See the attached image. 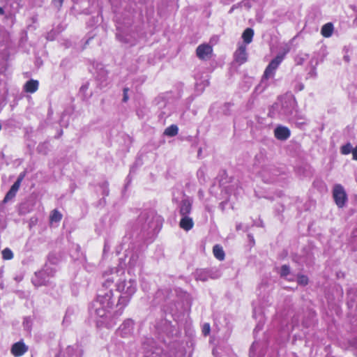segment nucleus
I'll return each mask as SVG.
<instances>
[{
    "label": "nucleus",
    "mask_w": 357,
    "mask_h": 357,
    "mask_svg": "<svg viewBox=\"0 0 357 357\" xmlns=\"http://www.w3.org/2000/svg\"><path fill=\"white\" fill-rule=\"evenodd\" d=\"M103 277V287L107 289L114 283L116 290L120 293L116 304L112 289L101 291L93 303L97 326L109 328L114 327L123 314L137 290V282L136 275L126 273L121 266L111 268Z\"/></svg>",
    "instance_id": "obj_1"
},
{
    "label": "nucleus",
    "mask_w": 357,
    "mask_h": 357,
    "mask_svg": "<svg viewBox=\"0 0 357 357\" xmlns=\"http://www.w3.org/2000/svg\"><path fill=\"white\" fill-rule=\"evenodd\" d=\"M271 51L275 56L266 66L259 84L255 87L257 93H261L269 86V79L275 77L276 70L289 52V48L288 46H272Z\"/></svg>",
    "instance_id": "obj_2"
},
{
    "label": "nucleus",
    "mask_w": 357,
    "mask_h": 357,
    "mask_svg": "<svg viewBox=\"0 0 357 357\" xmlns=\"http://www.w3.org/2000/svg\"><path fill=\"white\" fill-rule=\"evenodd\" d=\"M163 221L162 217L154 211H144L139 216L135 230L139 231L144 238H151L159 232Z\"/></svg>",
    "instance_id": "obj_3"
},
{
    "label": "nucleus",
    "mask_w": 357,
    "mask_h": 357,
    "mask_svg": "<svg viewBox=\"0 0 357 357\" xmlns=\"http://www.w3.org/2000/svg\"><path fill=\"white\" fill-rule=\"evenodd\" d=\"M125 252L124 259H121L118 267L126 266V273L136 275V273L142 271L143 267L142 248L139 243H130Z\"/></svg>",
    "instance_id": "obj_4"
},
{
    "label": "nucleus",
    "mask_w": 357,
    "mask_h": 357,
    "mask_svg": "<svg viewBox=\"0 0 357 357\" xmlns=\"http://www.w3.org/2000/svg\"><path fill=\"white\" fill-rule=\"evenodd\" d=\"M296 99L291 94L280 96L273 106V109L276 110L278 115L283 119L291 117L296 111Z\"/></svg>",
    "instance_id": "obj_5"
},
{
    "label": "nucleus",
    "mask_w": 357,
    "mask_h": 357,
    "mask_svg": "<svg viewBox=\"0 0 357 357\" xmlns=\"http://www.w3.org/2000/svg\"><path fill=\"white\" fill-rule=\"evenodd\" d=\"M55 273L56 269L54 267L46 264L42 270L35 273L31 282L35 287L47 285Z\"/></svg>",
    "instance_id": "obj_6"
},
{
    "label": "nucleus",
    "mask_w": 357,
    "mask_h": 357,
    "mask_svg": "<svg viewBox=\"0 0 357 357\" xmlns=\"http://www.w3.org/2000/svg\"><path fill=\"white\" fill-rule=\"evenodd\" d=\"M144 357H171L167 354L163 353L162 349L155 346L153 339L149 338L143 343Z\"/></svg>",
    "instance_id": "obj_7"
},
{
    "label": "nucleus",
    "mask_w": 357,
    "mask_h": 357,
    "mask_svg": "<svg viewBox=\"0 0 357 357\" xmlns=\"http://www.w3.org/2000/svg\"><path fill=\"white\" fill-rule=\"evenodd\" d=\"M220 276L219 271L216 268L210 269H197L195 273L196 280L202 282L207 281L208 279H217Z\"/></svg>",
    "instance_id": "obj_8"
},
{
    "label": "nucleus",
    "mask_w": 357,
    "mask_h": 357,
    "mask_svg": "<svg viewBox=\"0 0 357 357\" xmlns=\"http://www.w3.org/2000/svg\"><path fill=\"white\" fill-rule=\"evenodd\" d=\"M333 197L339 208H342L347 201V195L341 184H335L333 186Z\"/></svg>",
    "instance_id": "obj_9"
},
{
    "label": "nucleus",
    "mask_w": 357,
    "mask_h": 357,
    "mask_svg": "<svg viewBox=\"0 0 357 357\" xmlns=\"http://www.w3.org/2000/svg\"><path fill=\"white\" fill-rule=\"evenodd\" d=\"M134 321L131 319L124 320L117 330L118 335L122 337L131 336L134 331Z\"/></svg>",
    "instance_id": "obj_10"
},
{
    "label": "nucleus",
    "mask_w": 357,
    "mask_h": 357,
    "mask_svg": "<svg viewBox=\"0 0 357 357\" xmlns=\"http://www.w3.org/2000/svg\"><path fill=\"white\" fill-rule=\"evenodd\" d=\"M192 199L188 197H185L181 200L178 208L181 216L189 215L192 211Z\"/></svg>",
    "instance_id": "obj_11"
},
{
    "label": "nucleus",
    "mask_w": 357,
    "mask_h": 357,
    "mask_svg": "<svg viewBox=\"0 0 357 357\" xmlns=\"http://www.w3.org/2000/svg\"><path fill=\"white\" fill-rule=\"evenodd\" d=\"M28 351V347L23 341H19L11 347L10 352L15 357H20Z\"/></svg>",
    "instance_id": "obj_12"
},
{
    "label": "nucleus",
    "mask_w": 357,
    "mask_h": 357,
    "mask_svg": "<svg viewBox=\"0 0 357 357\" xmlns=\"http://www.w3.org/2000/svg\"><path fill=\"white\" fill-rule=\"evenodd\" d=\"M291 135L290 130L284 126H278L274 130V135L280 141L287 140Z\"/></svg>",
    "instance_id": "obj_13"
},
{
    "label": "nucleus",
    "mask_w": 357,
    "mask_h": 357,
    "mask_svg": "<svg viewBox=\"0 0 357 357\" xmlns=\"http://www.w3.org/2000/svg\"><path fill=\"white\" fill-rule=\"evenodd\" d=\"M213 46H198L196 52L197 56L202 60H208L213 55Z\"/></svg>",
    "instance_id": "obj_14"
},
{
    "label": "nucleus",
    "mask_w": 357,
    "mask_h": 357,
    "mask_svg": "<svg viewBox=\"0 0 357 357\" xmlns=\"http://www.w3.org/2000/svg\"><path fill=\"white\" fill-rule=\"evenodd\" d=\"M234 60L239 65H241L247 61L248 53L245 46H239V47L234 52Z\"/></svg>",
    "instance_id": "obj_15"
},
{
    "label": "nucleus",
    "mask_w": 357,
    "mask_h": 357,
    "mask_svg": "<svg viewBox=\"0 0 357 357\" xmlns=\"http://www.w3.org/2000/svg\"><path fill=\"white\" fill-rule=\"evenodd\" d=\"M66 353L68 357H82L83 354V351L80 345L75 344L73 346H68L66 348ZM56 357H59V356H57Z\"/></svg>",
    "instance_id": "obj_16"
},
{
    "label": "nucleus",
    "mask_w": 357,
    "mask_h": 357,
    "mask_svg": "<svg viewBox=\"0 0 357 357\" xmlns=\"http://www.w3.org/2000/svg\"><path fill=\"white\" fill-rule=\"evenodd\" d=\"M220 187L222 188V190L225 192L226 194L228 195H236L238 192V183L237 181H232L231 184L226 185L225 183L221 181L220 182Z\"/></svg>",
    "instance_id": "obj_17"
},
{
    "label": "nucleus",
    "mask_w": 357,
    "mask_h": 357,
    "mask_svg": "<svg viewBox=\"0 0 357 357\" xmlns=\"http://www.w3.org/2000/svg\"><path fill=\"white\" fill-rule=\"evenodd\" d=\"M181 228L185 231L190 230L194 226V222L191 217L189 215H183L179 222Z\"/></svg>",
    "instance_id": "obj_18"
},
{
    "label": "nucleus",
    "mask_w": 357,
    "mask_h": 357,
    "mask_svg": "<svg viewBox=\"0 0 357 357\" xmlns=\"http://www.w3.org/2000/svg\"><path fill=\"white\" fill-rule=\"evenodd\" d=\"M39 86V82L35 79H30L27 81L24 85V91L26 93H35Z\"/></svg>",
    "instance_id": "obj_19"
},
{
    "label": "nucleus",
    "mask_w": 357,
    "mask_h": 357,
    "mask_svg": "<svg viewBox=\"0 0 357 357\" xmlns=\"http://www.w3.org/2000/svg\"><path fill=\"white\" fill-rule=\"evenodd\" d=\"M280 275L282 278L289 281L294 280V276L291 274L290 267L288 265H282L280 268Z\"/></svg>",
    "instance_id": "obj_20"
},
{
    "label": "nucleus",
    "mask_w": 357,
    "mask_h": 357,
    "mask_svg": "<svg viewBox=\"0 0 357 357\" xmlns=\"http://www.w3.org/2000/svg\"><path fill=\"white\" fill-rule=\"evenodd\" d=\"M333 24L331 22L325 24L321 29V35L325 38H329L333 33Z\"/></svg>",
    "instance_id": "obj_21"
},
{
    "label": "nucleus",
    "mask_w": 357,
    "mask_h": 357,
    "mask_svg": "<svg viewBox=\"0 0 357 357\" xmlns=\"http://www.w3.org/2000/svg\"><path fill=\"white\" fill-rule=\"evenodd\" d=\"M253 36L254 31L251 28H247L242 34L243 42L246 44H249L252 42Z\"/></svg>",
    "instance_id": "obj_22"
},
{
    "label": "nucleus",
    "mask_w": 357,
    "mask_h": 357,
    "mask_svg": "<svg viewBox=\"0 0 357 357\" xmlns=\"http://www.w3.org/2000/svg\"><path fill=\"white\" fill-rule=\"evenodd\" d=\"M213 252L216 259L222 261L225 259V252L222 246L215 245L213 246Z\"/></svg>",
    "instance_id": "obj_23"
},
{
    "label": "nucleus",
    "mask_w": 357,
    "mask_h": 357,
    "mask_svg": "<svg viewBox=\"0 0 357 357\" xmlns=\"http://www.w3.org/2000/svg\"><path fill=\"white\" fill-rule=\"evenodd\" d=\"M96 73L97 78L99 79L104 80L107 75V71L105 69V67L102 63L96 65Z\"/></svg>",
    "instance_id": "obj_24"
},
{
    "label": "nucleus",
    "mask_w": 357,
    "mask_h": 357,
    "mask_svg": "<svg viewBox=\"0 0 357 357\" xmlns=\"http://www.w3.org/2000/svg\"><path fill=\"white\" fill-rule=\"evenodd\" d=\"M209 84V82L208 79H204L199 82L197 80L195 83V91L197 93V95L202 93L206 86Z\"/></svg>",
    "instance_id": "obj_25"
},
{
    "label": "nucleus",
    "mask_w": 357,
    "mask_h": 357,
    "mask_svg": "<svg viewBox=\"0 0 357 357\" xmlns=\"http://www.w3.org/2000/svg\"><path fill=\"white\" fill-rule=\"evenodd\" d=\"M178 126L176 125H171L165 130L164 135L167 137H174L178 134Z\"/></svg>",
    "instance_id": "obj_26"
},
{
    "label": "nucleus",
    "mask_w": 357,
    "mask_h": 357,
    "mask_svg": "<svg viewBox=\"0 0 357 357\" xmlns=\"http://www.w3.org/2000/svg\"><path fill=\"white\" fill-rule=\"evenodd\" d=\"M62 219V214L56 209H54L52 211L50 215V223L54 222H59Z\"/></svg>",
    "instance_id": "obj_27"
},
{
    "label": "nucleus",
    "mask_w": 357,
    "mask_h": 357,
    "mask_svg": "<svg viewBox=\"0 0 357 357\" xmlns=\"http://www.w3.org/2000/svg\"><path fill=\"white\" fill-rule=\"evenodd\" d=\"M344 60L346 62H349L350 61V56H351L354 53L353 46H345L344 50Z\"/></svg>",
    "instance_id": "obj_28"
},
{
    "label": "nucleus",
    "mask_w": 357,
    "mask_h": 357,
    "mask_svg": "<svg viewBox=\"0 0 357 357\" xmlns=\"http://www.w3.org/2000/svg\"><path fill=\"white\" fill-rule=\"evenodd\" d=\"M206 171V169L205 167H202L197 170V178L200 183H204L206 181V177H205Z\"/></svg>",
    "instance_id": "obj_29"
},
{
    "label": "nucleus",
    "mask_w": 357,
    "mask_h": 357,
    "mask_svg": "<svg viewBox=\"0 0 357 357\" xmlns=\"http://www.w3.org/2000/svg\"><path fill=\"white\" fill-rule=\"evenodd\" d=\"M294 91H300L304 89V84L301 82V78L296 79L291 84Z\"/></svg>",
    "instance_id": "obj_30"
},
{
    "label": "nucleus",
    "mask_w": 357,
    "mask_h": 357,
    "mask_svg": "<svg viewBox=\"0 0 357 357\" xmlns=\"http://www.w3.org/2000/svg\"><path fill=\"white\" fill-rule=\"evenodd\" d=\"M270 170L269 167H264L261 172H259L260 176L262 178L263 181L265 183H271L273 181V178L271 176L266 177V173L267 171Z\"/></svg>",
    "instance_id": "obj_31"
},
{
    "label": "nucleus",
    "mask_w": 357,
    "mask_h": 357,
    "mask_svg": "<svg viewBox=\"0 0 357 357\" xmlns=\"http://www.w3.org/2000/svg\"><path fill=\"white\" fill-rule=\"evenodd\" d=\"M354 149L352 145L350 143H347L343 145L340 149V152L343 155H348L350 153H352Z\"/></svg>",
    "instance_id": "obj_32"
},
{
    "label": "nucleus",
    "mask_w": 357,
    "mask_h": 357,
    "mask_svg": "<svg viewBox=\"0 0 357 357\" xmlns=\"http://www.w3.org/2000/svg\"><path fill=\"white\" fill-rule=\"evenodd\" d=\"M2 257L5 260L12 259L13 258V253L12 250L8 248H5L2 251Z\"/></svg>",
    "instance_id": "obj_33"
},
{
    "label": "nucleus",
    "mask_w": 357,
    "mask_h": 357,
    "mask_svg": "<svg viewBox=\"0 0 357 357\" xmlns=\"http://www.w3.org/2000/svg\"><path fill=\"white\" fill-rule=\"evenodd\" d=\"M100 188L102 190V195L104 197L108 196L109 193V183L107 181H105L100 185Z\"/></svg>",
    "instance_id": "obj_34"
},
{
    "label": "nucleus",
    "mask_w": 357,
    "mask_h": 357,
    "mask_svg": "<svg viewBox=\"0 0 357 357\" xmlns=\"http://www.w3.org/2000/svg\"><path fill=\"white\" fill-rule=\"evenodd\" d=\"M297 282L301 285H306L308 283V278L306 275H299L297 278Z\"/></svg>",
    "instance_id": "obj_35"
},
{
    "label": "nucleus",
    "mask_w": 357,
    "mask_h": 357,
    "mask_svg": "<svg viewBox=\"0 0 357 357\" xmlns=\"http://www.w3.org/2000/svg\"><path fill=\"white\" fill-rule=\"evenodd\" d=\"M308 54H303L302 56L297 55L295 58V62L298 65H301L307 59Z\"/></svg>",
    "instance_id": "obj_36"
},
{
    "label": "nucleus",
    "mask_w": 357,
    "mask_h": 357,
    "mask_svg": "<svg viewBox=\"0 0 357 357\" xmlns=\"http://www.w3.org/2000/svg\"><path fill=\"white\" fill-rule=\"evenodd\" d=\"M16 194L17 193H15V192H13L10 190H9L3 199V202H4V203L8 202L9 200L14 198L15 197Z\"/></svg>",
    "instance_id": "obj_37"
},
{
    "label": "nucleus",
    "mask_w": 357,
    "mask_h": 357,
    "mask_svg": "<svg viewBox=\"0 0 357 357\" xmlns=\"http://www.w3.org/2000/svg\"><path fill=\"white\" fill-rule=\"evenodd\" d=\"M211 331V326L210 324L208 323H205L202 326V334L204 336H207L209 335Z\"/></svg>",
    "instance_id": "obj_38"
},
{
    "label": "nucleus",
    "mask_w": 357,
    "mask_h": 357,
    "mask_svg": "<svg viewBox=\"0 0 357 357\" xmlns=\"http://www.w3.org/2000/svg\"><path fill=\"white\" fill-rule=\"evenodd\" d=\"M20 179H17L16 181L13 184L10 190L17 193L20 187Z\"/></svg>",
    "instance_id": "obj_39"
},
{
    "label": "nucleus",
    "mask_w": 357,
    "mask_h": 357,
    "mask_svg": "<svg viewBox=\"0 0 357 357\" xmlns=\"http://www.w3.org/2000/svg\"><path fill=\"white\" fill-rule=\"evenodd\" d=\"M23 325L26 330L29 331L31 328V319L29 317H25L23 321Z\"/></svg>",
    "instance_id": "obj_40"
},
{
    "label": "nucleus",
    "mask_w": 357,
    "mask_h": 357,
    "mask_svg": "<svg viewBox=\"0 0 357 357\" xmlns=\"http://www.w3.org/2000/svg\"><path fill=\"white\" fill-rule=\"evenodd\" d=\"M317 73L315 68V66H314L308 73L307 74V78H315L317 77Z\"/></svg>",
    "instance_id": "obj_41"
},
{
    "label": "nucleus",
    "mask_w": 357,
    "mask_h": 357,
    "mask_svg": "<svg viewBox=\"0 0 357 357\" xmlns=\"http://www.w3.org/2000/svg\"><path fill=\"white\" fill-rule=\"evenodd\" d=\"M128 91H129V89L127 87L123 89V102H126L129 99L128 94Z\"/></svg>",
    "instance_id": "obj_42"
},
{
    "label": "nucleus",
    "mask_w": 357,
    "mask_h": 357,
    "mask_svg": "<svg viewBox=\"0 0 357 357\" xmlns=\"http://www.w3.org/2000/svg\"><path fill=\"white\" fill-rule=\"evenodd\" d=\"M257 344L254 342L250 349V357H255V349Z\"/></svg>",
    "instance_id": "obj_43"
},
{
    "label": "nucleus",
    "mask_w": 357,
    "mask_h": 357,
    "mask_svg": "<svg viewBox=\"0 0 357 357\" xmlns=\"http://www.w3.org/2000/svg\"><path fill=\"white\" fill-rule=\"evenodd\" d=\"M353 159L357 160V146L352 151Z\"/></svg>",
    "instance_id": "obj_44"
},
{
    "label": "nucleus",
    "mask_w": 357,
    "mask_h": 357,
    "mask_svg": "<svg viewBox=\"0 0 357 357\" xmlns=\"http://www.w3.org/2000/svg\"><path fill=\"white\" fill-rule=\"evenodd\" d=\"M68 312H69V310H68V311L66 312V315H65V317H64V318H63V324H64V323H66V322H68Z\"/></svg>",
    "instance_id": "obj_45"
},
{
    "label": "nucleus",
    "mask_w": 357,
    "mask_h": 357,
    "mask_svg": "<svg viewBox=\"0 0 357 357\" xmlns=\"http://www.w3.org/2000/svg\"><path fill=\"white\" fill-rule=\"evenodd\" d=\"M353 237L354 238V241L356 242H357V229H356L354 232H353Z\"/></svg>",
    "instance_id": "obj_46"
},
{
    "label": "nucleus",
    "mask_w": 357,
    "mask_h": 357,
    "mask_svg": "<svg viewBox=\"0 0 357 357\" xmlns=\"http://www.w3.org/2000/svg\"><path fill=\"white\" fill-rule=\"evenodd\" d=\"M242 227H243V225H242V224H241V223H238V224L236 225V230H237V231H238V230L242 229Z\"/></svg>",
    "instance_id": "obj_47"
},
{
    "label": "nucleus",
    "mask_w": 357,
    "mask_h": 357,
    "mask_svg": "<svg viewBox=\"0 0 357 357\" xmlns=\"http://www.w3.org/2000/svg\"><path fill=\"white\" fill-rule=\"evenodd\" d=\"M262 329V326H260L259 324L257 325L255 328V331H261Z\"/></svg>",
    "instance_id": "obj_48"
},
{
    "label": "nucleus",
    "mask_w": 357,
    "mask_h": 357,
    "mask_svg": "<svg viewBox=\"0 0 357 357\" xmlns=\"http://www.w3.org/2000/svg\"><path fill=\"white\" fill-rule=\"evenodd\" d=\"M88 86L87 85H83L80 88V91H84L87 89Z\"/></svg>",
    "instance_id": "obj_49"
},
{
    "label": "nucleus",
    "mask_w": 357,
    "mask_h": 357,
    "mask_svg": "<svg viewBox=\"0 0 357 357\" xmlns=\"http://www.w3.org/2000/svg\"><path fill=\"white\" fill-rule=\"evenodd\" d=\"M24 176V174H21L19 176V177L17 178V179H20V183H22V181L23 180Z\"/></svg>",
    "instance_id": "obj_50"
},
{
    "label": "nucleus",
    "mask_w": 357,
    "mask_h": 357,
    "mask_svg": "<svg viewBox=\"0 0 357 357\" xmlns=\"http://www.w3.org/2000/svg\"><path fill=\"white\" fill-rule=\"evenodd\" d=\"M194 100V98L193 97H190V100H189V102L188 103V106H187V108H189L190 107V104L191 103V102Z\"/></svg>",
    "instance_id": "obj_51"
},
{
    "label": "nucleus",
    "mask_w": 357,
    "mask_h": 357,
    "mask_svg": "<svg viewBox=\"0 0 357 357\" xmlns=\"http://www.w3.org/2000/svg\"><path fill=\"white\" fill-rule=\"evenodd\" d=\"M4 14V10L2 7L0 6V15Z\"/></svg>",
    "instance_id": "obj_52"
},
{
    "label": "nucleus",
    "mask_w": 357,
    "mask_h": 357,
    "mask_svg": "<svg viewBox=\"0 0 357 357\" xmlns=\"http://www.w3.org/2000/svg\"><path fill=\"white\" fill-rule=\"evenodd\" d=\"M3 276V271L1 269H0V279L2 278Z\"/></svg>",
    "instance_id": "obj_53"
},
{
    "label": "nucleus",
    "mask_w": 357,
    "mask_h": 357,
    "mask_svg": "<svg viewBox=\"0 0 357 357\" xmlns=\"http://www.w3.org/2000/svg\"><path fill=\"white\" fill-rule=\"evenodd\" d=\"M248 237L252 239V241H254L253 236L250 234H248Z\"/></svg>",
    "instance_id": "obj_54"
},
{
    "label": "nucleus",
    "mask_w": 357,
    "mask_h": 357,
    "mask_svg": "<svg viewBox=\"0 0 357 357\" xmlns=\"http://www.w3.org/2000/svg\"><path fill=\"white\" fill-rule=\"evenodd\" d=\"M76 250L77 251H79V250H80V247L78 245H76Z\"/></svg>",
    "instance_id": "obj_55"
},
{
    "label": "nucleus",
    "mask_w": 357,
    "mask_h": 357,
    "mask_svg": "<svg viewBox=\"0 0 357 357\" xmlns=\"http://www.w3.org/2000/svg\"><path fill=\"white\" fill-rule=\"evenodd\" d=\"M106 250H107V245L105 244V247H104V252H106Z\"/></svg>",
    "instance_id": "obj_56"
},
{
    "label": "nucleus",
    "mask_w": 357,
    "mask_h": 357,
    "mask_svg": "<svg viewBox=\"0 0 357 357\" xmlns=\"http://www.w3.org/2000/svg\"><path fill=\"white\" fill-rule=\"evenodd\" d=\"M0 286H1V289H3V282L1 283Z\"/></svg>",
    "instance_id": "obj_57"
},
{
    "label": "nucleus",
    "mask_w": 357,
    "mask_h": 357,
    "mask_svg": "<svg viewBox=\"0 0 357 357\" xmlns=\"http://www.w3.org/2000/svg\"><path fill=\"white\" fill-rule=\"evenodd\" d=\"M126 239V237L123 239V245H124L126 244V242H125Z\"/></svg>",
    "instance_id": "obj_58"
},
{
    "label": "nucleus",
    "mask_w": 357,
    "mask_h": 357,
    "mask_svg": "<svg viewBox=\"0 0 357 357\" xmlns=\"http://www.w3.org/2000/svg\"><path fill=\"white\" fill-rule=\"evenodd\" d=\"M319 61L317 59L316 61H315V66H317L318 64Z\"/></svg>",
    "instance_id": "obj_59"
},
{
    "label": "nucleus",
    "mask_w": 357,
    "mask_h": 357,
    "mask_svg": "<svg viewBox=\"0 0 357 357\" xmlns=\"http://www.w3.org/2000/svg\"><path fill=\"white\" fill-rule=\"evenodd\" d=\"M36 63H38L41 64V63H42V61H36Z\"/></svg>",
    "instance_id": "obj_60"
},
{
    "label": "nucleus",
    "mask_w": 357,
    "mask_h": 357,
    "mask_svg": "<svg viewBox=\"0 0 357 357\" xmlns=\"http://www.w3.org/2000/svg\"><path fill=\"white\" fill-rule=\"evenodd\" d=\"M36 63H38L41 64V63H42V61H36Z\"/></svg>",
    "instance_id": "obj_61"
},
{
    "label": "nucleus",
    "mask_w": 357,
    "mask_h": 357,
    "mask_svg": "<svg viewBox=\"0 0 357 357\" xmlns=\"http://www.w3.org/2000/svg\"><path fill=\"white\" fill-rule=\"evenodd\" d=\"M36 63H38L41 64V63H42V61H36Z\"/></svg>",
    "instance_id": "obj_62"
},
{
    "label": "nucleus",
    "mask_w": 357,
    "mask_h": 357,
    "mask_svg": "<svg viewBox=\"0 0 357 357\" xmlns=\"http://www.w3.org/2000/svg\"><path fill=\"white\" fill-rule=\"evenodd\" d=\"M313 63H314V59H312V60L311 61V64H312V65H313Z\"/></svg>",
    "instance_id": "obj_63"
}]
</instances>
